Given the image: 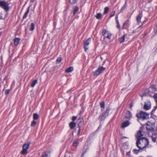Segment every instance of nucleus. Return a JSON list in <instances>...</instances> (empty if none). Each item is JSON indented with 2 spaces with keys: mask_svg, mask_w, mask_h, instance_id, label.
Wrapping results in <instances>:
<instances>
[{
  "mask_svg": "<svg viewBox=\"0 0 157 157\" xmlns=\"http://www.w3.org/2000/svg\"><path fill=\"white\" fill-rule=\"evenodd\" d=\"M149 142L147 139L146 138L141 139H139L137 140L136 144V146L140 149L142 150L146 148L148 145Z\"/></svg>",
  "mask_w": 157,
  "mask_h": 157,
  "instance_id": "nucleus-1",
  "label": "nucleus"
},
{
  "mask_svg": "<svg viewBox=\"0 0 157 157\" xmlns=\"http://www.w3.org/2000/svg\"><path fill=\"white\" fill-rule=\"evenodd\" d=\"M148 115L149 114L145 112L141 111L136 114V117L138 119H142L144 120L148 118Z\"/></svg>",
  "mask_w": 157,
  "mask_h": 157,
  "instance_id": "nucleus-2",
  "label": "nucleus"
},
{
  "mask_svg": "<svg viewBox=\"0 0 157 157\" xmlns=\"http://www.w3.org/2000/svg\"><path fill=\"white\" fill-rule=\"evenodd\" d=\"M110 110V108L109 107L107 108L106 110L101 115H100L99 119L100 121H104L106 117L108 116Z\"/></svg>",
  "mask_w": 157,
  "mask_h": 157,
  "instance_id": "nucleus-3",
  "label": "nucleus"
},
{
  "mask_svg": "<svg viewBox=\"0 0 157 157\" xmlns=\"http://www.w3.org/2000/svg\"><path fill=\"white\" fill-rule=\"evenodd\" d=\"M0 7L6 11H8L9 10L8 3L4 1L0 0Z\"/></svg>",
  "mask_w": 157,
  "mask_h": 157,
  "instance_id": "nucleus-4",
  "label": "nucleus"
},
{
  "mask_svg": "<svg viewBox=\"0 0 157 157\" xmlns=\"http://www.w3.org/2000/svg\"><path fill=\"white\" fill-rule=\"evenodd\" d=\"M30 144V142H28L23 145L22 147L23 150L21 152V154L25 155L28 152L27 150L29 148Z\"/></svg>",
  "mask_w": 157,
  "mask_h": 157,
  "instance_id": "nucleus-5",
  "label": "nucleus"
},
{
  "mask_svg": "<svg viewBox=\"0 0 157 157\" xmlns=\"http://www.w3.org/2000/svg\"><path fill=\"white\" fill-rule=\"evenodd\" d=\"M155 124L154 123H151V122H148L147 124L146 128L147 130H149L152 132H154Z\"/></svg>",
  "mask_w": 157,
  "mask_h": 157,
  "instance_id": "nucleus-6",
  "label": "nucleus"
},
{
  "mask_svg": "<svg viewBox=\"0 0 157 157\" xmlns=\"http://www.w3.org/2000/svg\"><path fill=\"white\" fill-rule=\"evenodd\" d=\"M105 68L102 67H99L96 71L94 72L93 75L94 76H97L98 75L105 71Z\"/></svg>",
  "mask_w": 157,
  "mask_h": 157,
  "instance_id": "nucleus-7",
  "label": "nucleus"
},
{
  "mask_svg": "<svg viewBox=\"0 0 157 157\" xmlns=\"http://www.w3.org/2000/svg\"><path fill=\"white\" fill-rule=\"evenodd\" d=\"M91 40V39L89 38L84 43V48L85 51H86L89 48L88 46Z\"/></svg>",
  "mask_w": 157,
  "mask_h": 157,
  "instance_id": "nucleus-8",
  "label": "nucleus"
},
{
  "mask_svg": "<svg viewBox=\"0 0 157 157\" xmlns=\"http://www.w3.org/2000/svg\"><path fill=\"white\" fill-rule=\"evenodd\" d=\"M143 135L142 133V131L140 130H139L137 133V136L136 137V140L140 139V140L142 138H144V137H142Z\"/></svg>",
  "mask_w": 157,
  "mask_h": 157,
  "instance_id": "nucleus-9",
  "label": "nucleus"
},
{
  "mask_svg": "<svg viewBox=\"0 0 157 157\" xmlns=\"http://www.w3.org/2000/svg\"><path fill=\"white\" fill-rule=\"evenodd\" d=\"M126 117L128 119H130L132 117L131 113L129 111H127L126 113Z\"/></svg>",
  "mask_w": 157,
  "mask_h": 157,
  "instance_id": "nucleus-10",
  "label": "nucleus"
},
{
  "mask_svg": "<svg viewBox=\"0 0 157 157\" xmlns=\"http://www.w3.org/2000/svg\"><path fill=\"white\" fill-rule=\"evenodd\" d=\"M130 124V123L128 121L123 122L121 124V127L122 128H124L128 126Z\"/></svg>",
  "mask_w": 157,
  "mask_h": 157,
  "instance_id": "nucleus-11",
  "label": "nucleus"
},
{
  "mask_svg": "<svg viewBox=\"0 0 157 157\" xmlns=\"http://www.w3.org/2000/svg\"><path fill=\"white\" fill-rule=\"evenodd\" d=\"M49 151H47L44 152L41 155V157H48V155L50 153Z\"/></svg>",
  "mask_w": 157,
  "mask_h": 157,
  "instance_id": "nucleus-12",
  "label": "nucleus"
},
{
  "mask_svg": "<svg viewBox=\"0 0 157 157\" xmlns=\"http://www.w3.org/2000/svg\"><path fill=\"white\" fill-rule=\"evenodd\" d=\"M29 7L27 8L26 11L25 13V14H24V15L23 16L22 19H24L26 18V17L28 15V13H29Z\"/></svg>",
  "mask_w": 157,
  "mask_h": 157,
  "instance_id": "nucleus-13",
  "label": "nucleus"
},
{
  "mask_svg": "<svg viewBox=\"0 0 157 157\" xmlns=\"http://www.w3.org/2000/svg\"><path fill=\"white\" fill-rule=\"evenodd\" d=\"M142 15L141 14H139L137 17H136V21L138 23H140L141 22V18L142 17Z\"/></svg>",
  "mask_w": 157,
  "mask_h": 157,
  "instance_id": "nucleus-14",
  "label": "nucleus"
},
{
  "mask_svg": "<svg viewBox=\"0 0 157 157\" xmlns=\"http://www.w3.org/2000/svg\"><path fill=\"white\" fill-rule=\"evenodd\" d=\"M76 125V123L73 122H71L69 124V126L71 129L73 128Z\"/></svg>",
  "mask_w": 157,
  "mask_h": 157,
  "instance_id": "nucleus-15",
  "label": "nucleus"
},
{
  "mask_svg": "<svg viewBox=\"0 0 157 157\" xmlns=\"http://www.w3.org/2000/svg\"><path fill=\"white\" fill-rule=\"evenodd\" d=\"M74 70L73 68L72 67H71L67 68L65 71L66 73H69L72 71Z\"/></svg>",
  "mask_w": 157,
  "mask_h": 157,
  "instance_id": "nucleus-16",
  "label": "nucleus"
},
{
  "mask_svg": "<svg viewBox=\"0 0 157 157\" xmlns=\"http://www.w3.org/2000/svg\"><path fill=\"white\" fill-rule=\"evenodd\" d=\"M20 39L19 38H16L14 39V44L15 45L17 46L19 43Z\"/></svg>",
  "mask_w": 157,
  "mask_h": 157,
  "instance_id": "nucleus-17",
  "label": "nucleus"
},
{
  "mask_svg": "<svg viewBox=\"0 0 157 157\" xmlns=\"http://www.w3.org/2000/svg\"><path fill=\"white\" fill-rule=\"evenodd\" d=\"M37 79H35L31 83V86L32 87H34L35 85L37 83Z\"/></svg>",
  "mask_w": 157,
  "mask_h": 157,
  "instance_id": "nucleus-18",
  "label": "nucleus"
},
{
  "mask_svg": "<svg viewBox=\"0 0 157 157\" xmlns=\"http://www.w3.org/2000/svg\"><path fill=\"white\" fill-rule=\"evenodd\" d=\"M33 117L34 120H37L39 118V115L36 113L33 114Z\"/></svg>",
  "mask_w": 157,
  "mask_h": 157,
  "instance_id": "nucleus-19",
  "label": "nucleus"
},
{
  "mask_svg": "<svg viewBox=\"0 0 157 157\" xmlns=\"http://www.w3.org/2000/svg\"><path fill=\"white\" fill-rule=\"evenodd\" d=\"M150 108L151 105H148L147 104H145L144 105V108L146 110H148Z\"/></svg>",
  "mask_w": 157,
  "mask_h": 157,
  "instance_id": "nucleus-20",
  "label": "nucleus"
},
{
  "mask_svg": "<svg viewBox=\"0 0 157 157\" xmlns=\"http://www.w3.org/2000/svg\"><path fill=\"white\" fill-rule=\"evenodd\" d=\"M126 35L124 34L123 35V36L121 37L120 39V43H122L125 40V37Z\"/></svg>",
  "mask_w": 157,
  "mask_h": 157,
  "instance_id": "nucleus-21",
  "label": "nucleus"
},
{
  "mask_svg": "<svg viewBox=\"0 0 157 157\" xmlns=\"http://www.w3.org/2000/svg\"><path fill=\"white\" fill-rule=\"evenodd\" d=\"M78 10H79V8H78V7L77 6H75V7L74 9V11H73V15H74L75 14V13L78 11Z\"/></svg>",
  "mask_w": 157,
  "mask_h": 157,
  "instance_id": "nucleus-22",
  "label": "nucleus"
},
{
  "mask_svg": "<svg viewBox=\"0 0 157 157\" xmlns=\"http://www.w3.org/2000/svg\"><path fill=\"white\" fill-rule=\"evenodd\" d=\"M109 10V8L108 7H105L104 8V11L103 14H105L107 13Z\"/></svg>",
  "mask_w": 157,
  "mask_h": 157,
  "instance_id": "nucleus-23",
  "label": "nucleus"
},
{
  "mask_svg": "<svg viewBox=\"0 0 157 157\" xmlns=\"http://www.w3.org/2000/svg\"><path fill=\"white\" fill-rule=\"evenodd\" d=\"M95 17H96L97 19H100L101 18L102 15L101 13H98L97 14V15Z\"/></svg>",
  "mask_w": 157,
  "mask_h": 157,
  "instance_id": "nucleus-24",
  "label": "nucleus"
},
{
  "mask_svg": "<svg viewBox=\"0 0 157 157\" xmlns=\"http://www.w3.org/2000/svg\"><path fill=\"white\" fill-rule=\"evenodd\" d=\"M35 29V25L33 23H32L30 25V30L32 31Z\"/></svg>",
  "mask_w": 157,
  "mask_h": 157,
  "instance_id": "nucleus-25",
  "label": "nucleus"
},
{
  "mask_svg": "<svg viewBox=\"0 0 157 157\" xmlns=\"http://www.w3.org/2000/svg\"><path fill=\"white\" fill-rule=\"evenodd\" d=\"M83 121H80L79 123L78 124V127L80 128L83 125Z\"/></svg>",
  "mask_w": 157,
  "mask_h": 157,
  "instance_id": "nucleus-26",
  "label": "nucleus"
},
{
  "mask_svg": "<svg viewBox=\"0 0 157 157\" xmlns=\"http://www.w3.org/2000/svg\"><path fill=\"white\" fill-rule=\"evenodd\" d=\"M151 138L152 141L153 142H156V137L155 135L152 136H151Z\"/></svg>",
  "mask_w": 157,
  "mask_h": 157,
  "instance_id": "nucleus-27",
  "label": "nucleus"
},
{
  "mask_svg": "<svg viewBox=\"0 0 157 157\" xmlns=\"http://www.w3.org/2000/svg\"><path fill=\"white\" fill-rule=\"evenodd\" d=\"M77 0H69V2L71 4H74L76 3Z\"/></svg>",
  "mask_w": 157,
  "mask_h": 157,
  "instance_id": "nucleus-28",
  "label": "nucleus"
},
{
  "mask_svg": "<svg viewBox=\"0 0 157 157\" xmlns=\"http://www.w3.org/2000/svg\"><path fill=\"white\" fill-rule=\"evenodd\" d=\"M36 122L35 121V120H33L31 122V126L32 127H33L36 125Z\"/></svg>",
  "mask_w": 157,
  "mask_h": 157,
  "instance_id": "nucleus-29",
  "label": "nucleus"
},
{
  "mask_svg": "<svg viewBox=\"0 0 157 157\" xmlns=\"http://www.w3.org/2000/svg\"><path fill=\"white\" fill-rule=\"evenodd\" d=\"M127 1L126 0L124 5L122 6V8L121 9V10H123L124 9L126 8V7L127 6Z\"/></svg>",
  "mask_w": 157,
  "mask_h": 157,
  "instance_id": "nucleus-30",
  "label": "nucleus"
},
{
  "mask_svg": "<svg viewBox=\"0 0 157 157\" xmlns=\"http://www.w3.org/2000/svg\"><path fill=\"white\" fill-rule=\"evenodd\" d=\"M101 107L102 108H104L105 106V102L104 101H102L100 103V104Z\"/></svg>",
  "mask_w": 157,
  "mask_h": 157,
  "instance_id": "nucleus-31",
  "label": "nucleus"
},
{
  "mask_svg": "<svg viewBox=\"0 0 157 157\" xmlns=\"http://www.w3.org/2000/svg\"><path fill=\"white\" fill-rule=\"evenodd\" d=\"M115 11H113L111 12V14H110V17H111L114 16L115 15Z\"/></svg>",
  "mask_w": 157,
  "mask_h": 157,
  "instance_id": "nucleus-32",
  "label": "nucleus"
},
{
  "mask_svg": "<svg viewBox=\"0 0 157 157\" xmlns=\"http://www.w3.org/2000/svg\"><path fill=\"white\" fill-rule=\"evenodd\" d=\"M78 145L77 141H75L73 143V145L74 146L77 147Z\"/></svg>",
  "mask_w": 157,
  "mask_h": 157,
  "instance_id": "nucleus-33",
  "label": "nucleus"
},
{
  "mask_svg": "<svg viewBox=\"0 0 157 157\" xmlns=\"http://www.w3.org/2000/svg\"><path fill=\"white\" fill-rule=\"evenodd\" d=\"M10 92V90H5V94L6 95H8L9 94Z\"/></svg>",
  "mask_w": 157,
  "mask_h": 157,
  "instance_id": "nucleus-34",
  "label": "nucleus"
},
{
  "mask_svg": "<svg viewBox=\"0 0 157 157\" xmlns=\"http://www.w3.org/2000/svg\"><path fill=\"white\" fill-rule=\"evenodd\" d=\"M141 150H140V149H139V150H136V149H134L133 150V151H134V152L136 153V154H137L139 152V151Z\"/></svg>",
  "mask_w": 157,
  "mask_h": 157,
  "instance_id": "nucleus-35",
  "label": "nucleus"
},
{
  "mask_svg": "<svg viewBox=\"0 0 157 157\" xmlns=\"http://www.w3.org/2000/svg\"><path fill=\"white\" fill-rule=\"evenodd\" d=\"M62 61V58L61 57H59L56 60V61L58 63Z\"/></svg>",
  "mask_w": 157,
  "mask_h": 157,
  "instance_id": "nucleus-36",
  "label": "nucleus"
},
{
  "mask_svg": "<svg viewBox=\"0 0 157 157\" xmlns=\"http://www.w3.org/2000/svg\"><path fill=\"white\" fill-rule=\"evenodd\" d=\"M106 33V30L105 29H104L102 32V34L103 35V36H104L105 34Z\"/></svg>",
  "mask_w": 157,
  "mask_h": 157,
  "instance_id": "nucleus-37",
  "label": "nucleus"
},
{
  "mask_svg": "<svg viewBox=\"0 0 157 157\" xmlns=\"http://www.w3.org/2000/svg\"><path fill=\"white\" fill-rule=\"evenodd\" d=\"M117 23V27L118 29H120V25L119 24V23L118 21H116Z\"/></svg>",
  "mask_w": 157,
  "mask_h": 157,
  "instance_id": "nucleus-38",
  "label": "nucleus"
},
{
  "mask_svg": "<svg viewBox=\"0 0 157 157\" xmlns=\"http://www.w3.org/2000/svg\"><path fill=\"white\" fill-rule=\"evenodd\" d=\"M111 36V34L110 33H109L107 36V38L110 39Z\"/></svg>",
  "mask_w": 157,
  "mask_h": 157,
  "instance_id": "nucleus-39",
  "label": "nucleus"
},
{
  "mask_svg": "<svg viewBox=\"0 0 157 157\" xmlns=\"http://www.w3.org/2000/svg\"><path fill=\"white\" fill-rule=\"evenodd\" d=\"M154 98H155V100L157 103V94H156L154 95Z\"/></svg>",
  "mask_w": 157,
  "mask_h": 157,
  "instance_id": "nucleus-40",
  "label": "nucleus"
},
{
  "mask_svg": "<svg viewBox=\"0 0 157 157\" xmlns=\"http://www.w3.org/2000/svg\"><path fill=\"white\" fill-rule=\"evenodd\" d=\"M77 118V117L76 116L73 117L72 118V120L73 121H75Z\"/></svg>",
  "mask_w": 157,
  "mask_h": 157,
  "instance_id": "nucleus-41",
  "label": "nucleus"
},
{
  "mask_svg": "<svg viewBox=\"0 0 157 157\" xmlns=\"http://www.w3.org/2000/svg\"><path fill=\"white\" fill-rule=\"evenodd\" d=\"M87 151V148H86V149H84L83 150V151H82V152L83 155H84L85 153Z\"/></svg>",
  "mask_w": 157,
  "mask_h": 157,
  "instance_id": "nucleus-42",
  "label": "nucleus"
},
{
  "mask_svg": "<svg viewBox=\"0 0 157 157\" xmlns=\"http://www.w3.org/2000/svg\"><path fill=\"white\" fill-rule=\"evenodd\" d=\"M80 127H79V129L78 130V132H77V134L79 135V134L80 133Z\"/></svg>",
  "mask_w": 157,
  "mask_h": 157,
  "instance_id": "nucleus-43",
  "label": "nucleus"
},
{
  "mask_svg": "<svg viewBox=\"0 0 157 157\" xmlns=\"http://www.w3.org/2000/svg\"><path fill=\"white\" fill-rule=\"evenodd\" d=\"M130 151H129V152H127L126 153L127 156H130Z\"/></svg>",
  "mask_w": 157,
  "mask_h": 157,
  "instance_id": "nucleus-44",
  "label": "nucleus"
},
{
  "mask_svg": "<svg viewBox=\"0 0 157 157\" xmlns=\"http://www.w3.org/2000/svg\"><path fill=\"white\" fill-rule=\"evenodd\" d=\"M118 15H116V17H115L116 21H118Z\"/></svg>",
  "mask_w": 157,
  "mask_h": 157,
  "instance_id": "nucleus-45",
  "label": "nucleus"
},
{
  "mask_svg": "<svg viewBox=\"0 0 157 157\" xmlns=\"http://www.w3.org/2000/svg\"><path fill=\"white\" fill-rule=\"evenodd\" d=\"M142 28V25H141L139 27H138L137 29L138 30H139V29H140V28Z\"/></svg>",
  "mask_w": 157,
  "mask_h": 157,
  "instance_id": "nucleus-46",
  "label": "nucleus"
},
{
  "mask_svg": "<svg viewBox=\"0 0 157 157\" xmlns=\"http://www.w3.org/2000/svg\"><path fill=\"white\" fill-rule=\"evenodd\" d=\"M35 0H31V2H33Z\"/></svg>",
  "mask_w": 157,
  "mask_h": 157,
  "instance_id": "nucleus-47",
  "label": "nucleus"
},
{
  "mask_svg": "<svg viewBox=\"0 0 157 157\" xmlns=\"http://www.w3.org/2000/svg\"><path fill=\"white\" fill-rule=\"evenodd\" d=\"M81 157H84V155H83V154L82 153V156Z\"/></svg>",
  "mask_w": 157,
  "mask_h": 157,
  "instance_id": "nucleus-48",
  "label": "nucleus"
},
{
  "mask_svg": "<svg viewBox=\"0 0 157 157\" xmlns=\"http://www.w3.org/2000/svg\"><path fill=\"white\" fill-rule=\"evenodd\" d=\"M1 17V15H0V19L1 18V17Z\"/></svg>",
  "mask_w": 157,
  "mask_h": 157,
  "instance_id": "nucleus-49",
  "label": "nucleus"
}]
</instances>
